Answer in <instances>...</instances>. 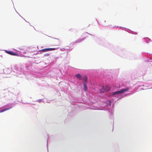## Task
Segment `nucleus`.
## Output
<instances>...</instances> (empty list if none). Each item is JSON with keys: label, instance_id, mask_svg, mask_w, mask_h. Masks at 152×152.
<instances>
[{"label": "nucleus", "instance_id": "5", "mask_svg": "<svg viewBox=\"0 0 152 152\" xmlns=\"http://www.w3.org/2000/svg\"><path fill=\"white\" fill-rule=\"evenodd\" d=\"M75 76L77 78L80 80H82V76L81 75L79 74H77L75 75Z\"/></svg>", "mask_w": 152, "mask_h": 152}, {"label": "nucleus", "instance_id": "9", "mask_svg": "<svg viewBox=\"0 0 152 152\" xmlns=\"http://www.w3.org/2000/svg\"><path fill=\"white\" fill-rule=\"evenodd\" d=\"M42 51L43 52L48 51V48H45V49H42Z\"/></svg>", "mask_w": 152, "mask_h": 152}, {"label": "nucleus", "instance_id": "7", "mask_svg": "<svg viewBox=\"0 0 152 152\" xmlns=\"http://www.w3.org/2000/svg\"><path fill=\"white\" fill-rule=\"evenodd\" d=\"M83 80L85 81V82L84 83H87V77L85 75L83 77Z\"/></svg>", "mask_w": 152, "mask_h": 152}, {"label": "nucleus", "instance_id": "8", "mask_svg": "<svg viewBox=\"0 0 152 152\" xmlns=\"http://www.w3.org/2000/svg\"><path fill=\"white\" fill-rule=\"evenodd\" d=\"M12 107H9V108H7L6 109H3V110H1V112L2 113V112H3L6 110H9L10 109V108H11Z\"/></svg>", "mask_w": 152, "mask_h": 152}, {"label": "nucleus", "instance_id": "1", "mask_svg": "<svg viewBox=\"0 0 152 152\" xmlns=\"http://www.w3.org/2000/svg\"><path fill=\"white\" fill-rule=\"evenodd\" d=\"M129 88H125V89H122L120 91H116L115 92H113L112 94V95H114L116 94H121L124 92H125L128 90Z\"/></svg>", "mask_w": 152, "mask_h": 152}, {"label": "nucleus", "instance_id": "10", "mask_svg": "<svg viewBox=\"0 0 152 152\" xmlns=\"http://www.w3.org/2000/svg\"><path fill=\"white\" fill-rule=\"evenodd\" d=\"M48 51H51V50H56L55 48H48Z\"/></svg>", "mask_w": 152, "mask_h": 152}, {"label": "nucleus", "instance_id": "6", "mask_svg": "<svg viewBox=\"0 0 152 152\" xmlns=\"http://www.w3.org/2000/svg\"><path fill=\"white\" fill-rule=\"evenodd\" d=\"M84 90L85 91H86L87 90V83H84Z\"/></svg>", "mask_w": 152, "mask_h": 152}, {"label": "nucleus", "instance_id": "3", "mask_svg": "<svg viewBox=\"0 0 152 152\" xmlns=\"http://www.w3.org/2000/svg\"><path fill=\"white\" fill-rule=\"evenodd\" d=\"M52 42L55 44L58 45L60 43V41L59 39L56 38H54L52 40Z\"/></svg>", "mask_w": 152, "mask_h": 152}, {"label": "nucleus", "instance_id": "11", "mask_svg": "<svg viewBox=\"0 0 152 152\" xmlns=\"http://www.w3.org/2000/svg\"><path fill=\"white\" fill-rule=\"evenodd\" d=\"M109 104L110 105V104H111V102H110V101H109Z\"/></svg>", "mask_w": 152, "mask_h": 152}, {"label": "nucleus", "instance_id": "2", "mask_svg": "<svg viewBox=\"0 0 152 152\" xmlns=\"http://www.w3.org/2000/svg\"><path fill=\"white\" fill-rule=\"evenodd\" d=\"M110 89V88L109 86H105L102 88L100 90V91L101 93H104L109 91Z\"/></svg>", "mask_w": 152, "mask_h": 152}, {"label": "nucleus", "instance_id": "4", "mask_svg": "<svg viewBox=\"0 0 152 152\" xmlns=\"http://www.w3.org/2000/svg\"><path fill=\"white\" fill-rule=\"evenodd\" d=\"M5 52L7 53H8L10 55L12 56H18V55L16 53H13L12 51H9L7 50H5Z\"/></svg>", "mask_w": 152, "mask_h": 152}]
</instances>
